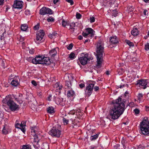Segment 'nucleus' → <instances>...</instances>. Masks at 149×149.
I'll list each match as a JSON object with an SVG mask.
<instances>
[{
	"label": "nucleus",
	"mask_w": 149,
	"mask_h": 149,
	"mask_svg": "<svg viewBox=\"0 0 149 149\" xmlns=\"http://www.w3.org/2000/svg\"><path fill=\"white\" fill-rule=\"evenodd\" d=\"M113 102L114 104V107L110 110V115L112 119L115 120L118 119L123 113L125 105L120 97L113 101Z\"/></svg>",
	"instance_id": "f257e3e1"
},
{
	"label": "nucleus",
	"mask_w": 149,
	"mask_h": 149,
	"mask_svg": "<svg viewBox=\"0 0 149 149\" xmlns=\"http://www.w3.org/2000/svg\"><path fill=\"white\" fill-rule=\"evenodd\" d=\"M96 51L97 52V66L99 68L101 66L102 61L103 53L104 52V42L101 40L98 41L96 45Z\"/></svg>",
	"instance_id": "f03ea898"
},
{
	"label": "nucleus",
	"mask_w": 149,
	"mask_h": 149,
	"mask_svg": "<svg viewBox=\"0 0 149 149\" xmlns=\"http://www.w3.org/2000/svg\"><path fill=\"white\" fill-rule=\"evenodd\" d=\"M2 102L6 104L12 111H15L19 109V106L12 99L10 95H8L3 99Z\"/></svg>",
	"instance_id": "7ed1b4c3"
},
{
	"label": "nucleus",
	"mask_w": 149,
	"mask_h": 149,
	"mask_svg": "<svg viewBox=\"0 0 149 149\" xmlns=\"http://www.w3.org/2000/svg\"><path fill=\"white\" fill-rule=\"evenodd\" d=\"M33 63L35 64H41L49 65L50 61L48 57H45L43 56L38 55L33 60Z\"/></svg>",
	"instance_id": "20e7f679"
},
{
	"label": "nucleus",
	"mask_w": 149,
	"mask_h": 149,
	"mask_svg": "<svg viewBox=\"0 0 149 149\" xmlns=\"http://www.w3.org/2000/svg\"><path fill=\"white\" fill-rule=\"evenodd\" d=\"M140 130L143 135H149V122L143 120L140 123Z\"/></svg>",
	"instance_id": "39448f33"
},
{
	"label": "nucleus",
	"mask_w": 149,
	"mask_h": 149,
	"mask_svg": "<svg viewBox=\"0 0 149 149\" xmlns=\"http://www.w3.org/2000/svg\"><path fill=\"white\" fill-rule=\"evenodd\" d=\"M64 79L66 81L65 83L66 88H71L72 86V83L74 81L75 82H76L75 80L74 79V77L71 74H66L65 75Z\"/></svg>",
	"instance_id": "423d86ee"
},
{
	"label": "nucleus",
	"mask_w": 149,
	"mask_h": 149,
	"mask_svg": "<svg viewBox=\"0 0 149 149\" xmlns=\"http://www.w3.org/2000/svg\"><path fill=\"white\" fill-rule=\"evenodd\" d=\"M88 83L89 85L86 88L85 93L86 95L90 96L92 92L95 82L93 81H88Z\"/></svg>",
	"instance_id": "0eeeda50"
},
{
	"label": "nucleus",
	"mask_w": 149,
	"mask_h": 149,
	"mask_svg": "<svg viewBox=\"0 0 149 149\" xmlns=\"http://www.w3.org/2000/svg\"><path fill=\"white\" fill-rule=\"evenodd\" d=\"M93 59L92 57L90 58L89 57L88 54H82V57L79 58V60L81 63L83 65H85L88 62V61H89L90 60Z\"/></svg>",
	"instance_id": "6e6552de"
},
{
	"label": "nucleus",
	"mask_w": 149,
	"mask_h": 149,
	"mask_svg": "<svg viewBox=\"0 0 149 149\" xmlns=\"http://www.w3.org/2000/svg\"><path fill=\"white\" fill-rule=\"evenodd\" d=\"M137 85H139L141 88L145 89L149 87V79H141L137 81Z\"/></svg>",
	"instance_id": "1a4fd4ad"
},
{
	"label": "nucleus",
	"mask_w": 149,
	"mask_h": 149,
	"mask_svg": "<svg viewBox=\"0 0 149 149\" xmlns=\"http://www.w3.org/2000/svg\"><path fill=\"white\" fill-rule=\"evenodd\" d=\"M86 32L82 33V35L85 38H91L95 35V31L91 28H88L86 29Z\"/></svg>",
	"instance_id": "9d476101"
},
{
	"label": "nucleus",
	"mask_w": 149,
	"mask_h": 149,
	"mask_svg": "<svg viewBox=\"0 0 149 149\" xmlns=\"http://www.w3.org/2000/svg\"><path fill=\"white\" fill-rule=\"evenodd\" d=\"M86 32L82 33V35L85 38H91L95 35V31L91 28H88L86 29Z\"/></svg>",
	"instance_id": "9b49d317"
},
{
	"label": "nucleus",
	"mask_w": 149,
	"mask_h": 149,
	"mask_svg": "<svg viewBox=\"0 0 149 149\" xmlns=\"http://www.w3.org/2000/svg\"><path fill=\"white\" fill-rule=\"evenodd\" d=\"M49 134L53 137H59L61 134V132L57 128L53 127L49 131Z\"/></svg>",
	"instance_id": "f8f14e48"
},
{
	"label": "nucleus",
	"mask_w": 149,
	"mask_h": 149,
	"mask_svg": "<svg viewBox=\"0 0 149 149\" xmlns=\"http://www.w3.org/2000/svg\"><path fill=\"white\" fill-rule=\"evenodd\" d=\"M40 14L42 15L48 14H52V11L49 8L44 7L40 10Z\"/></svg>",
	"instance_id": "ddd939ff"
},
{
	"label": "nucleus",
	"mask_w": 149,
	"mask_h": 149,
	"mask_svg": "<svg viewBox=\"0 0 149 149\" xmlns=\"http://www.w3.org/2000/svg\"><path fill=\"white\" fill-rule=\"evenodd\" d=\"M45 35V33L43 31L40 30L36 34V41L38 42L41 41Z\"/></svg>",
	"instance_id": "4468645a"
},
{
	"label": "nucleus",
	"mask_w": 149,
	"mask_h": 149,
	"mask_svg": "<svg viewBox=\"0 0 149 149\" xmlns=\"http://www.w3.org/2000/svg\"><path fill=\"white\" fill-rule=\"evenodd\" d=\"M13 6L15 8L21 9L22 7V3L19 1H15Z\"/></svg>",
	"instance_id": "2eb2a0df"
},
{
	"label": "nucleus",
	"mask_w": 149,
	"mask_h": 149,
	"mask_svg": "<svg viewBox=\"0 0 149 149\" xmlns=\"http://www.w3.org/2000/svg\"><path fill=\"white\" fill-rule=\"evenodd\" d=\"M110 42L112 44H116L118 42V39L116 36H112L110 37Z\"/></svg>",
	"instance_id": "dca6fc26"
},
{
	"label": "nucleus",
	"mask_w": 149,
	"mask_h": 149,
	"mask_svg": "<svg viewBox=\"0 0 149 149\" xmlns=\"http://www.w3.org/2000/svg\"><path fill=\"white\" fill-rule=\"evenodd\" d=\"M33 146L36 149H39V140L37 137H35L33 140Z\"/></svg>",
	"instance_id": "f3484780"
},
{
	"label": "nucleus",
	"mask_w": 149,
	"mask_h": 149,
	"mask_svg": "<svg viewBox=\"0 0 149 149\" xmlns=\"http://www.w3.org/2000/svg\"><path fill=\"white\" fill-rule=\"evenodd\" d=\"M19 78L17 77L13 79L11 83L12 85L16 86L19 84Z\"/></svg>",
	"instance_id": "a211bd4d"
},
{
	"label": "nucleus",
	"mask_w": 149,
	"mask_h": 149,
	"mask_svg": "<svg viewBox=\"0 0 149 149\" xmlns=\"http://www.w3.org/2000/svg\"><path fill=\"white\" fill-rule=\"evenodd\" d=\"M59 49L58 47L55 48L52 50H51L49 52V54L52 56H54L57 54V50H58Z\"/></svg>",
	"instance_id": "6ab92c4d"
},
{
	"label": "nucleus",
	"mask_w": 149,
	"mask_h": 149,
	"mask_svg": "<svg viewBox=\"0 0 149 149\" xmlns=\"http://www.w3.org/2000/svg\"><path fill=\"white\" fill-rule=\"evenodd\" d=\"M22 95L18 94L15 95H13V97L15 99V100L18 102L21 100Z\"/></svg>",
	"instance_id": "aec40b11"
},
{
	"label": "nucleus",
	"mask_w": 149,
	"mask_h": 149,
	"mask_svg": "<svg viewBox=\"0 0 149 149\" xmlns=\"http://www.w3.org/2000/svg\"><path fill=\"white\" fill-rule=\"evenodd\" d=\"M131 34L134 36L137 35L139 34L137 29L136 28H134L131 31Z\"/></svg>",
	"instance_id": "412c9836"
},
{
	"label": "nucleus",
	"mask_w": 149,
	"mask_h": 149,
	"mask_svg": "<svg viewBox=\"0 0 149 149\" xmlns=\"http://www.w3.org/2000/svg\"><path fill=\"white\" fill-rule=\"evenodd\" d=\"M8 129V126L6 125H5L3 130H2V133L4 134H6L8 133V131L7 130V129Z\"/></svg>",
	"instance_id": "4be33fe9"
},
{
	"label": "nucleus",
	"mask_w": 149,
	"mask_h": 149,
	"mask_svg": "<svg viewBox=\"0 0 149 149\" xmlns=\"http://www.w3.org/2000/svg\"><path fill=\"white\" fill-rule=\"evenodd\" d=\"M21 124L22 126V128L20 129L23 132H24L25 131L24 128L26 126V122L24 121H23L22 122V123Z\"/></svg>",
	"instance_id": "5701e85b"
},
{
	"label": "nucleus",
	"mask_w": 149,
	"mask_h": 149,
	"mask_svg": "<svg viewBox=\"0 0 149 149\" xmlns=\"http://www.w3.org/2000/svg\"><path fill=\"white\" fill-rule=\"evenodd\" d=\"M74 94V91L72 90H70L68 91L67 95L68 97H70L72 96Z\"/></svg>",
	"instance_id": "b1692460"
},
{
	"label": "nucleus",
	"mask_w": 149,
	"mask_h": 149,
	"mask_svg": "<svg viewBox=\"0 0 149 149\" xmlns=\"http://www.w3.org/2000/svg\"><path fill=\"white\" fill-rule=\"evenodd\" d=\"M57 33L54 32L52 34H50L49 35V37L51 38H54L56 36H57Z\"/></svg>",
	"instance_id": "393cba45"
},
{
	"label": "nucleus",
	"mask_w": 149,
	"mask_h": 149,
	"mask_svg": "<svg viewBox=\"0 0 149 149\" xmlns=\"http://www.w3.org/2000/svg\"><path fill=\"white\" fill-rule=\"evenodd\" d=\"M47 112L50 113H53L54 112V108L52 107H49L47 109Z\"/></svg>",
	"instance_id": "a878e982"
},
{
	"label": "nucleus",
	"mask_w": 149,
	"mask_h": 149,
	"mask_svg": "<svg viewBox=\"0 0 149 149\" xmlns=\"http://www.w3.org/2000/svg\"><path fill=\"white\" fill-rule=\"evenodd\" d=\"M28 28V26L26 24H22L21 27V29L23 31H26Z\"/></svg>",
	"instance_id": "bb28decb"
},
{
	"label": "nucleus",
	"mask_w": 149,
	"mask_h": 149,
	"mask_svg": "<svg viewBox=\"0 0 149 149\" xmlns=\"http://www.w3.org/2000/svg\"><path fill=\"white\" fill-rule=\"evenodd\" d=\"M21 149H31L30 145H24L22 146Z\"/></svg>",
	"instance_id": "cd10ccee"
},
{
	"label": "nucleus",
	"mask_w": 149,
	"mask_h": 149,
	"mask_svg": "<svg viewBox=\"0 0 149 149\" xmlns=\"http://www.w3.org/2000/svg\"><path fill=\"white\" fill-rule=\"evenodd\" d=\"M62 25L63 26L65 27L67 25L68 26L69 25V23L67 22L63 19L62 21Z\"/></svg>",
	"instance_id": "c85d7f7f"
},
{
	"label": "nucleus",
	"mask_w": 149,
	"mask_h": 149,
	"mask_svg": "<svg viewBox=\"0 0 149 149\" xmlns=\"http://www.w3.org/2000/svg\"><path fill=\"white\" fill-rule=\"evenodd\" d=\"M19 121L17 120L16 122V124H15V127L16 128H19L20 127H22V126L21 124L19 123Z\"/></svg>",
	"instance_id": "c756f323"
},
{
	"label": "nucleus",
	"mask_w": 149,
	"mask_h": 149,
	"mask_svg": "<svg viewBox=\"0 0 149 149\" xmlns=\"http://www.w3.org/2000/svg\"><path fill=\"white\" fill-rule=\"evenodd\" d=\"M98 135L97 134H96L93 136H91L90 137V139L91 140H95L98 137Z\"/></svg>",
	"instance_id": "7c9ffc66"
},
{
	"label": "nucleus",
	"mask_w": 149,
	"mask_h": 149,
	"mask_svg": "<svg viewBox=\"0 0 149 149\" xmlns=\"http://www.w3.org/2000/svg\"><path fill=\"white\" fill-rule=\"evenodd\" d=\"M42 148V149H48L49 148L48 145L46 143H44L43 144Z\"/></svg>",
	"instance_id": "2f4dec72"
},
{
	"label": "nucleus",
	"mask_w": 149,
	"mask_h": 149,
	"mask_svg": "<svg viewBox=\"0 0 149 149\" xmlns=\"http://www.w3.org/2000/svg\"><path fill=\"white\" fill-rule=\"evenodd\" d=\"M70 29H73V31H74V29L73 28L74 27H75V23H71L70 24Z\"/></svg>",
	"instance_id": "473e14b6"
},
{
	"label": "nucleus",
	"mask_w": 149,
	"mask_h": 149,
	"mask_svg": "<svg viewBox=\"0 0 149 149\" xmlns=\"http://www.w3.org/2000/svg\"><path fill=\"white\" fill-rule=\"evenodd\" d=\"M126 42L130 47L133 46L134 45L133 43L130 42V41L129 40H127L126 41Z\"/></svg>",
	"instance_id": "72a5a7b5"
},
{
	"label": "nucleus",
	"mask_w": 149,
	"mask_h": 149,
	"mask_svg": "<svg viewBox=\"0 0 149 149\" xmlns=\"http://www.w3.org/2000/svg\"><path fill=\"white\" fill-rule=\"evenodd\" d=\"M63 123L64 125H67L68 123L69 120H68L66 119L65 118H63Z\"/></svg>",
	"instance_id": "f704fd0d"
},
{
	"label": "nucleus",
	"mask_w": 149,
	"mask_h": 149,
	"mask_svg": "<svg viewBox=\"0 0 149 149\" xmlns=\"http://www.w3.org/2000/svg\"><path fill=\"white\" fill-rule=\"evenodd\" d=\"M69 58L71 59H73L75 57V54L73 52H71L69 55Z\"/></svg>",
	"instance_id": "c9c22d12"
},
{
	"label": "nucleus",
	"mask_w": 149,
	"mask_h": 149,
	"mask_svg": "<svg viewBox=\"0 0 149 149\" xmlns=\"http://www.w3.org/2000/svg\"><path fill=\"white\" fill-rule=\"evenodd\" d=\"M71 127L72 128H77L79 127V125L77 123H73L72 124Z\"/></svg>",
	"instance_id": "e433bc0d"
},
{
	"label": "nucleus",
	"mask_w": 149,
	"mask_h": 149,
	"mask_svg": "<svg viewBox=\"0 0 149 149\" xmlns=\"http://www.w3.org/2000/svg\"><path fill=\"white\" fill-rule=\"evenodd\" d=\"M55 86L56 87V88H57V89H59V90H61L62 88V86H59V84L58 83L56 84L55 85Z\"/></svg>",
	"instance_id": "4c0bfd02"
},
{
	"label": "nucleus",
	"mask_w": 149,
	"mask_h": 149,
	"mask_svg": "<svg viewBox=\"0 0 149 149\" xmlns=\"http://www.w3.org/2000/svg\"><path fill=\"white\" fill-rule=\"evenodd\" d=\"M76 18L78 19H80L81 18V15L79 13H77L76 14Z\"/></svg>",
	"instance_id": "58836bf2"
},
{
	"label": "nucleus",
	"mask_w": 149,
	"mask_h": 149,
	"mask_svg": "<svg viewBox=\"0 0 149 149\" xmlns=\"http://www.w3.org/2000/svg\"><path fill=\"white\" fill-rule=\"evenodd\" d=\"M90 20L91 23H93L95 22V19L94 17H91L90 18Z\"/></svg>",
	"instance_id": "ea45409f"
},
{
	"label": "nucleus",
	"mask_w": 149,
	"mask_h": 149,
	"mask_svg": "<svg viewBox=\"0 0 149 149\" xmlns=\"http://www.w3.org/2000/svg\"><path fill=\"white\" fill-rule=\"evenodd\" d=\"M145 49L146 50H149V43H147L145 45Z\"/></svg>",
	"instance_id": "a19ab883"
},
{
	"label": "nucleus",
	"mask_w": 149,
	"mask_h": 149,
	"mask_svg": "<svg viewBox=\"0 0 149 149\" xmlns=\"http://www.w3.org/2000/svg\"><path fill=\"white\" fill-rule=\"evenodd\" d=\"M73 47V44L72 43L70 44L67 47V48L68 49H71Z\"/></svg>",
	"instance_id": "79ce46f5"
},
{
	"label": "nucleus",
	"mask_w": 149,
	"mask_h": 149,
	"mask_svg": "<svg viewBox=\"0 0 149 149\" xmlns=\"http://www.w3.org/2000/svg\"><path fill=\"white\" fill-rule=\"evenodd\" d=\"M25 13L27 15H30L31 14L30 11L29 10H26L25 11Z\"/></svg>",
	"instance_id": "37998d69"
},
{
	"label": "nucleus",
	"mask_w": 149,
	"mask_h": 149,
	"mask_svg": "<svg viewBox=\"0 0 149 149\" xmlns=\"http://www.w3.org/2000/svg\"><path fill=\"white\" fill-rule=\"evenodd\" d=\"M47 20L48 22L53 21L54 18L52 17H50L47 19Z\"/></svg>",
	"instance_id": "c03bdc74"
},
{
	"label": "nucleus",
	"mask_w": 149,
	"mask_h": 149,
	"mask_svg": "<svg viewBox=\"0 0 149 149\" xmlns=\"http://www.w3.org/2000/svg\"><path fill=\"white\" fill-rule=\"evenodd\" d=\"M34 58H33L31 57H30L29 58H27V60L30 62H31L33 63V60L34 59Z\"/></svg>",
	"instance_id": "a18cd8bd"
},
{
	"label": "nucleus",
	"mask_w": 149,
	"mask_h": 149,
	"mask_svg": "<svg viewBox=\"0 0 149 149\" xmlns=\"http://www.w3.org/2000/svg\"><path fill=\"white\" fill-rule=\"evenodd\" d=\"M3 116V113L1 111H0V120H2Z\"/></svg>",
	"instance_id": "49530a36"
},
{
	"label": "nucleus",
	"mask_w": 149,
	"mask_h": 149,
	"mask_svg": "<svg viewBox=\"0 0 149 149\" xmlns=\"http://www.w3.org/2000/svg\"><path fill=\"white\" fill-rule=\"evenodd\" d=\"M143 96V95L142 93H139L138 96V99L140 100L142 98Z\"/></svg>",
	"instance_id": "de8ad7c7"
},
{
	"label": "nucleus",
	"mask_w": 149,
	"mask_h": 149,
	"mask_svg": "<svg viewBox=\"0 0 149 149\" xmlns=\"http://www.w3.org/2000/svg\"><path fill=\"white\" fill-rule=\"evenodd\" d=\"M66 1L69 3H70L71 5H72L74 3L73 1L72 0H66Z\"/></svg>",
	"instance_id": "09e8293b"
},
{
	"label": "nucleus",
	"mask_w": 149,
	"mask_h": 149,
	"mask_svg": "<svg viewBox=\"0 0 149 149\" xmlns=\"http://www.w3.org/2000/svg\"><path fill=\"white\" fill-rule=\"evenodd\" d=\"M134 111L136 114H137L139 113V110L137 109H134Z\"/></svg>",
	"instance_id": "8fccbe9b"
},
{
	"label": "nucleus",
	"mask_w": 149,
	"mask_h": 149,
	"mask_svg": "<svg viewBox=\"0 0 149 149\" xmlns=\"http://www.w3.org/2000/svg\"><path fill=\"white\" fill-rule=\"evenodd\" d=\"M39 24H37L34 27V30H36L39 28Z\"/></svg>",
	"instance_id": "3c124183"
},
{
	"label": "nucleus",
	"mask_w": 149,
	"mask_h": 149,
	"mask_svg": "<svg viewBox=\"0 0 149 149\" xmlns=\"http://www.w3.org/2000/svg\"><path fill=\"white\" fill-rule=\"evenodd\" d=\"M134 10L133 7L132 6L130 7L129 8L128 11L130 12L133 11Z\"/></svg>",
	"instance_id": "603ef678"
},
{
	"label": "nucleus",
	"mask_w": 149,
	"mask_h": 149,
	"mask_svg": "<svg viewBox=\"0 0 149 149\" xmlns=\"http://www.w3.org/2000/svg\"><path fill=\"white\" fill-rule=\"evenodd\" d=\"M34 50L33 49H31L29 50V53L31 54H34Z\"/></svg>",
	"instance_id": "864d4df0"
},
{
	"label": "nucleus",
	"mask_w": 149,
	"mask_h": 149,
	"mask_svg": "<svg viewBox=\"0 0 149 149\" xmlns=\"http://www.w3.org/2000/svg\"><path fill=\"white\" fill-rule=\"evenodd\" d=\"M143 14L145 16L148 15V12L146 10H144L143 11Z\"/></svg>",
	"instance_id": "5fc2aeb1"
},
{
	"label": "nucleus",
	"mask_w": 149,
	"mask_h": 149,
	"mask_svg": "<svg viewBox=\"0 0 149 149\" xmlns=\"http://www.w3.org/2000/svg\"><path fill=\"white\" fill-rule=\"evenodd\" d=\"M31 83L32 84H33L34 86H36L37 85V84L36 83V82L34 80H32L31 81Z\"/></svg>",
	"instance_id": "6e6d98bb"
},
{
	"label": "nucleus",
	"mask_w": 149,
	"mask_h": 149,
	"mask_svg": "<svg viewBox=\"0 0 149 149\" xmlns=\"http://www.w3.org/2000/svg\"><path fill=\"white\" fill-rule=\"evenodd\" d=\"M114 12L112 14V16H113L114 17H116V15L117 14H118V12L117 11H114Z\"/></svg>",
	"instance_id": "4d7b16f0"
},
{
	"label": "nucleus",
	"mask_w": 149,
	"mask_h": 149,
	"mask_svg": "<svg viewBox=\"0 0 149 149\" xmlns=\"http://www.w3.org/2000/svg\"><path fill=\"white\" fill-rule=\"evenodd\" d=\"M77 113H78V114H79V115H80V114H79L81 113V110L80 109H78L76 110Z\"/></svg>",
	"instance_id": "13d9d810"
},
{
	"label": "nucleus",
	"mask_w": 149,
	"mask_h": 149,
	"mask_svg": "<svg viewBox=\"0 0 149 149\" xmlns=\"http://www.w3.org/2000/svg\"><path fill=\"white\" fill-rule=\"evenodd\" d=\"M36 130L35 129V128H34V127H32L31 128V132H33L34 133H36Z\"/></svg>",
	"instance_id": "bf43d9fd"
},
{
	"label": "nucleus",
	"mask_w": 149,
	"mask_h": 149,
	"mask_svg": "<svg viewBox=\"0 0 149 149\" xmlns=\"http://www.w3.org/2000/svg\"><path fill=\"white\" fill-rule=\"evenodd\" d=\"M79 86L80 88H82L84 87L85 85L83 83H81L79 85Z\"/></svg>",
	"instance_id": "052dcab7"
},
{
	"label": "nucleus",
	"mask_w": 149,
	"mask_h": 149,
	"mask_svg": "<svg viewBox=\"0 0 149 149\" xmlns=\"http://www.w3.org/2000/svg\"><path fill=\"white\" fill-rule=\"evenodd\" d=\"M51 99L52 96L50 95H49L47 98V100L50 101L51 100Z\"/></svg>",
	"instance_id": "680f3d73"
},
{
	"label": "nucleus",
	"mask_w": 149,
	"mask_h": 149,
	"mask_svg": "<svg viewBox=\"0 0 149 149\" xmlns=\"http://www.w3.org/2000/svg\"><path fill=\"white\" fill-rule=\"evenodd\" d=\"M99 89V88L98 86H95L94 87V89L95 91H97Z\"/></svg>",
	"instance_id": "e2e57ef3"
},
{
	"label": "nucleus",
	"mask_w": 149,
	"mask_h": 149,
	"mask_svg": "<svg viewBox=\"0 0 149 149\" xmlns=\"http://www.w3.org/2000/svg\"><path fill=\"white\" fill-rule=\"evenodd\" d=\"M134 105V102H130L129 103V105L130 106V107H132V106H133V105Z\"/></svg>",
	"instance_id": "0e129e2a"
},
{
	"label": "nucleus",
	"mask_w": 149,
	"mask_h": 149,
	"mask_svg": "<svg viewBox=\"0 0 149 149\" xmlns=\"http://www.w3.org/2000/svg\"><path fill=\"white\" fill-rule=\"evenodd\" d=\"M59 0H54L53 3L54 4H56L58 2Z\"/></svg>",
	"instance_id": "69168bd1"
},
{
	"label": "nucleus",
	"mask_w": 149,
	"mask_h": 149,
	"mask_svg": "<svg viewBox=\"0 0 149 149\" xmlns=\"http://www.w3.org/2000/svg\"><path fill=\"white\" fill-rule=\"evenodd\" d=\"M78 38L79 39L81 40L82 39L83 37L81 36H79L78 37Z\"/></svg>",
	"instance_id": "338daca9"
},
{
	"label": "nucleus",
	"mask_w": 149,
	"mask_h": 149,
	"mask_svg": "<svg viewBox=\"0 0 149 149\" xmlns=\"http://www.w3.org/2000/svg\"><path fill=\"white\" fill-rule=\"evenodd\" d=\"M146 3H147L149 4V0H143Z\"/></svg>",
	"instance_id": "774afa93"
}]
</instances>
